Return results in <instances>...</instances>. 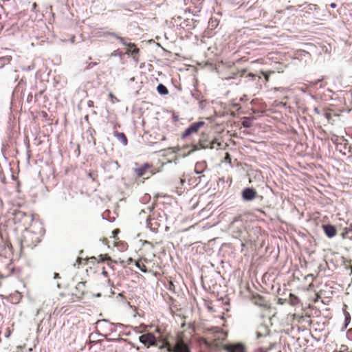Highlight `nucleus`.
Listing matches in <instances>:
<instances>
[{
  "label": "nucleus",
  "instance_id": "f257e3e1",
  "mask_svg": "<svg viewBox=\"0 0 352 352\" xmlns=\"http://www.w3.org/2000/svg\"><path fill=\"white\" fill-rule=\"evenodd\" d=\"M13 215L14 223L24 229H27L34 220V215L31 211L16 210Z\"/></svg>",
  "mask_w": 352,
  "mask_h": 352
},
{
  "label": "nucleus",
  "instance_id": "f03ea898",
  "mask_svg": "<svg viewBox=\"0 0 352 352\" xmlns=\"http://www.w3.org/2000/svg\"><path fill=\"white\" fill-rule=\"evenodd\" d=\"M206 332L209 333V338H211L214 342V347H220L223 341L227 338V333L220 327H213L206 329Z\"/></svg>",
  "mask_w": 352,
  "mask_h": 352
},
{
  "label": "nucleus",
  "instance_id": "7ed1b4c3",
  "mask_svg": "<svg viewBox=\"0 0 352 352\" xmlns=\"http://www.w3.org/2000/svg\"><path fill=\"white\" fill-rule=\"evenodd\" d=\"M134 172L138 177L148 179L150 177L155 174L156 169L151 164L145 163L141 166L135 168Z\"/></svg>",
  "mask_w": 352,
  "mask_h": 352
},
{
  "label": "nucleus",
  "instance_id": "20e7f679",
  "mask_svg": "<svg viewBox=\"0 0 352 352\" xmlns=\"http://www.w3.org/2000/svg\"><path fill=\"white\" fill-rule=\"evenodd\" d=\"M170 352H191L188 344L184 341L182 333L177 334L175 339V344Z\"/></svg>",
  "mask_w": 352,
  "mask_h": 352
},
{
  "label": "nucleus",
  "instance_id": "39448f33",
  "mask_svg": "<svg viewBox=\"0 0 352 352\" xmlns=\"http://www.w3.org/2000/svg\"><path fill=\"white\" fill-rule=\"evenodd\" d=\"M111 35L115 37L116 39L119 40L124 45L127 47L126 52L127 54H131L135 60H138V54L140 52V50L137 47L135 43H126L125 42L124 38L119 36L114 33H111Z\"/></svg>",
  "mask_w": 352,
  "mask_h": 352
},
{
  "label": "nucleus",
  "instance_id": "423d86ee",
  "mask_svg": "<svg viewBox=\"0 0 352 352\" xmlns=\"http://www.w3.org/2000/svg\"><path fill=\"white\" fill-rule=\"evenodd\" d=\"M139 340L147 348L158 346L157 338L152 333H147L140 336Z\"/></svg>",
  "mask_w": 352,
  "mask_h": 352
},
{
  "label": "nucleus",
  "instance_id": "0eeeda50",
  "mask_svg": "<svg viewBox=\"0 0 352 352\" xmlns=\"http://www.w3.org/2000/svg\"><path fill=\"white\" fill-rule=\"evenodd\" d=\"M86 292V285L85 282H78L72 293V300L73 301L80 300Z\"/></svg>",
  "mask_w": 352,
  "mask_h": 352
},
{
  "label": "nucleus",
  "instance_id": "6e6552de",
  "mask_svg": "<svg viewBox=\"0 0 352 352\" xmlns=\"http://www.w3.org/2000/svg\"><path fill=\"white\" fill-rule=\"evenodd\" d=\"M222 348L227 352H246L245 346L242 343L227 344Z\"/></svg>",
  "mask_w": 352,
  "mask_h": 352
},
{
  "label": "nucleus",
  "instance_id": "1a4fd4ad",
  "mask_svg": "<svg viewBox=\"0 0 352 352\" xmlns=\"http://www.w3.org/2000/svg\"><path fill=\"white\" fill-rule=\"evenodd\" d=\"M205 124L204 122H193L188 129L185 130L183 133V137L185 138L186 136L190 135L192 133H197L199 129Z\"/></svg>",
  "mask_w": 352,
  "mask_h": 352
},
{
  "label": "nucleus",
  "instance_id": "9d476101",
  "mask_svg": "<svg viewBox=\"0 0 352 352\" xmlns=\"http://www.w3.org/2000/svg\"><path fill=\"white\" fill-rule=\"evenodd\" d=\"M322 228L324 233L328 237L331 238L336 235L337 230L335 226L329 224L324 225Z\"/></svg>",
  "mask_w": 352,
  "mask_h": 352
},
{
  "label": "nucleus",
  "instance_id": "9b49d317",
  "mask_svg": "<svg viewBox=\"0 0 352 352\" xmlns=\"http://www.w3.org/2000/svg\"><path fill=\"white\" fill-rule=\"evenodd\" d=\"M256 192L252 188H245L243 192V198L245 200H252L256 197Z\"/></svg>",
  "mask_w": 352,
  "mask_h": 352
},
{
  "label": "nucleus",
  "instance_id": "f8f14e48",
  "mask_svg": "<svg viewBox=\"0 0 352 352\" xmlns=\"http://www.w3.org/2000/svg\"><path fill=\"white\" fill-rule=\"evenodd\" d=\"M253 302L260 307H267V303L265 300L260 295L254 296L252 298Z\"/></svg>",
  "mask_w": 352,
  "mask_h": 352
},
{
  "label": "nucleus",
  "instance_id": "ddd939ff",
  "mask_svg": "<svg viewBox=\"0 0 352 352\" xmlns=\"http://www.w3.org/2000/svg\"><path fill=\"white\" fill-rule=\"evenodd\" d=\"M207 168V164L206 162H197L195 166V172L200 175L204 172V170Z\"/></svg>",
  "mask_w": 352,
  "mask_h": 352
},
{
  "label": "nucleus",
  "instance_id": "4468645a",
  "mask_svg": "<svg viewBox=\"0 0 352 352\" xmlns=\"http://www.w3.org/2000/svg\"><path fill=\"white\" fill-rule=\"evenodd\" d=\"M205 334H206V337L201 338V340H200L201 343L204 344L207 347H214V341H212L211 338H209L210 335H209V333H208L206 332V329L205 330Z\"/></svg>",
  "mask_w": 352,
  "mask_h": 352
},
{
  "label": "nucleus",
  "instance_id": "2eb2a0df",
  "mask_svg": "<svg viewBox=\"0 0 352 352\" xmlns=\"http://www.w3.org/2000/svg\"><path fill=\"white\" fill-rule=\"evenodd\" d=\"M115 137L117 138V139L124 145L126 146L128 144V140L126 136L124 133H120L117 131H114L113 133Z\"/></svg>",
  "mask_w": 352,
  "mask_h": 352
},
{
  "label": "nucleus",
  "instance_id": "dca6fc26",
  "mask_svg": "<svg viewBox=\"0 0 352 352\" xmlns=\"http://www.w3.org/2000/svg\"><path fill=\"white\" fill-rule=\"evenodd\" d=\"M341 236L343 239L352 240V224L344 228Z\"/></svg>",
  "mask_w": 352,
  "mask_h": 352
},
{
  "label": "nucleus",
  "instance_id": "f3484780",
  "mask_svg": "<svg viewBox=\"0 0 352 352\" xmlns=\"http://www.w3.org/2000/svg\"><path fill=\"white\" fill-rule=\"evenodd\" d=\"M159 342H162V344H164V346H166V349L168 352L171 351L170 349H172L173 345L171 344L170 342H169L167 336L164 337H161L160 339L159 340Z\"/></svg>",
  "mask_w": 352,
  "mask_h": 352
},
{
  "label": "nucleus",
  "instance_id": "a211bd4d",
  "mask_svg": "<svg viewBox=\"0 0 352 352\" xmlns=\"http://www.w3.org/2000/svg\"><path fill=\"white\" fill-rule=\"evenodd\" d=\"M261 330H263V333H261V331H256V338L258 340H260L261 338L267 339L268 336H269L268 330L265 327H261Z\"/></svg>",
  "mask_w": 352,
  "mask_h": 352
},
{
  "label": "nucleus",
  "instance_id": "6ab92c4d",
  "mask_svg": "<svg viewBox=\"0 0 352 352\" xmlns=\"http://www.w3.org/2000/svg\"><path fill=\"white\" fill-rule=\"evenodd\" d=\"M135 265L137 266V267L140 270H141L142 272L146 273V272H148L147 268H146L145 264L144 263V262L141 259L136 261L135 262Z\"/></svg>",
  "mask_w": 352,
  "mask_h": 352
},
{
  "label": "nucleus",
  "instance_id": "aec40b11",
  "mask_svg": "<svg viewBox=\"0 0 352 352\" xmlns=\"http://www.w3.org/2000/svg\"><path fill=\"white\" fill-rule=\"evenodd\" d=\"M157 90L158 93L161 95H167L168 94V89L166 87V86H164L162 84H159L157 85Z\"/></svg>",
  "mask_w": 352,
  "mask_h": 352
},
{
  "label": "nucleus",
  "instance_id": "412c9836",
  "mask_svg": "<svg viewBox=\"0 0 352 352\" xmlns=\"http://www.w3.org/2000/svg\"><path fill=\"white\" fill-rule=\"evenodd\" d=\"M289 303L292 305H293V306L296 305L299 302L298 298L296 296H295L294 294H289Z\"/></svg>",
  "mask_w": 352,
  "mask_h": 352
},
{
  "label": "nucleus",
  "instance_id": "4be33fe9",
  "mask_svg": "<svg viewBox=\"0 0 352 352\" xmlns=\"http://www.w3.org/2000/svg\"><path fill=\"white\" fill-rule=\"evenodd\" d=\"M274 71H267V72H263L261 71L260 74L264 76L265 82H269L270 80V76L271 74H274Z\"/></svg>",
  "mask_w": 352,
  "mask_h": 352
},
{
  "label": "nucleus",
  "instance_id": "5701e85b",
  "mask_svg": "<svg viewBox=\"0 0 352 352\" xmlns=\"http://www.w3.org/2000/svg\"><path fill=\"white\" fill-rule=\"evenodd\" d=\"M323 116L325 117V118L329 122L332 118V111L331 110H324L323 113Z\"/></svg>",
  "mask_w": 352,
  "mask_h": 352
},
{
  "label": "nucleus",
  "instance_id": "b1692460",
  "mask_svg": "<svg viewBox=\"0 0 352 352\" xmlns=\"http://www.w3.org/2000/svg\"><path fill=\"white\" fill-rule=\"evenodd\" d=\"M99 258H100V261H107L108 263V265L110 264V263H111V259L109 256H108L107 254L105 255H100L99 256Z\"/></svg>",
  "mask_w": 352,
  "mask_h": 352
},
{
  "label": "nucleus",
  "instance_id": "393cba45",
  "mask_svg": "<svg viewBox=\"0 0 352 352\" xmlns=\"http://www.w3.org/2000/svg\"><path fill=\"white\" fill-rule=\"evenodd\" d=\"M109 98H111V102L112 103H115L116 102H119V100L112 94H109Z\"/></svg>",
  "mask_w": 352,
  "mask_h": 352
},
{
  "label": "nucleus",
  "instance_id": "a878e982",
  "mask_svg": "<svg viewBox=\"0 0 352 352\" xmlns=\"http://www.w3.org/2000/svg\"><path fill=\"white\" fill-rule=\"evenodd\" d=\"M224 161L226 162H228V164H231V157H230L229 153H226Z\"/></svg>",
  "mask_w": 352,
  "mask_h": 352
},
{
  "label": "nucleus",
  "instance_id": "bb28decb",
  "mask_svg": "<svg viewBox=\"0 0 352 352\" xmlns=\"http://www.w3.org/2000/svg\"><path fill=\"white\" fill-rule=\"evenodd\" d=\"M215 144H217V146H220L221 145V143L219 142H217L215 140H212L211 142H210V148H215Z\"/></svg>",
  "mask_w": 352,
  "mask_h": 352
},
{
  "label": "nucleus",
  "instance_id": "cd10ccee",
  "mask_svg": "<svg viewBox=\"0 0 352 352\" xmlns=\"http://www.w3.org/2000/svg\"><path fill=\"white\" fill-rule=\"evenodd\" d=\"M121 55H122V52L120 50H116L113 51L111 54V56H121Z\"/></svg>",
  "mask_w": 352,
  "mask_h": 352
},
{
  "label": "nucleus",
  "instance_id": "c85d7f7f",
  "mask_svg": "<svg viewBox=\"0 0 352 352\" xmlns=\"http://www.w3.org/2000/svg\"><path fill=\"white\" fill-rule=\"evenodd\" d=\"M1 60H3L4 61H6L8 63H10L11 60H12V56H4V57H2L0 58Z\"/></svg>",
  "mask_w": 352,
  "mask_h": 352
},
{
  "label": "nucleus",
  "instance_id": "c756f323",
  "mask_svg": "<svg viewBox=\"0 0 352 352\" xmlns=\"http://www.w3.org/2000/svg\"><path fill=\"white\" fill-rule=\"evenodd\" d=\"M89 176L94 181L98 177V175L96 173H89Z\"/></svg>",
  "mask_w": 352,
  "mask_h": 352
},
{
  "label": "nucleus",
  "instance_id": "7c9ffc66",
  "mask_svg": "<svg viewBox=\"0 0 352 352\" xmlns=\"http://www.w3.org/2000/svg\"><path fill=\"white\" fill-rule=\"evenodd\" d=\"M269 344L263 347L265 351H268L272 349L273 346L270 342H268Z\"/></svg>",
  "mask_w": 352,
  "mask_h": 352
},
{
  "label": "nucleus",
  "instance_id": "2f4dec72",
  "mask_svg": "<svg viewBox=\"0 0 352 352\" xmlns=\"http://www.w3.org/2000/svg\"><path fill=\"white\" fill-rule=\"evenodd\" d=\"M242 124L245 127H249L250 126V122L248 120H245L243 121Z\"/></svg>",
  "mask_w": 352,
  "mask_h": 352
},
{
  "label": "nucleus",
  "instance_id": "473e14b6",
  "mask_svg": "<svg viewBox=\"0 0 352 352\" xmlns=\"http://www.w3.org/2000/svg\"><path fill=\"white\" fill-rule=\"evenodd\" d=\"M120 232V230L118 229H116L112 232V234L113 235V237H116V234Z\"/></svg>",
  "mask_w": 352,
  "mask_h": 352
},
{
  "label": "nucleus",
  "instance_id": "72a5a7b5",
  "mask_svg": "<svg viewBox=\"0 0 352 352\" xmlns=\"http://www.w3.org/2000/svg\"><path fill=\"white\" fill-rule=\"evenodd\" d=\"M145 244L151 245L152 247H153V246H154V245H153V244L151 242L148 241H144L143 242V245H145Z\"/></svg>",
  "mask_w": 352,
  "mask_h": 352
},
{
  "label": "nucleus",
  "instance_id": "f704fd0d",
  "mask_svg": "<svg viewBox=\"0 0 352 352\" xmlns=\"http://www.w3.org/2000/svg\"><path fill=\"white\" fill-rule=\"evenodd\" d=\"M158 348L160 350H163V349H166V346H164V344H162L161 345L158 346Z\"/></svg>",
  "mask_w": 352,
  "mask_h": 352
},
{
  "label": "nucleus",
  "instance_id": "c9c22d12",
  "mask_svg": "<svg viewBox=\"0 0 352 352\" xmlns=\"http://www.w3.org/2000/svg\"><path fill=\"white\" fill-rule=\"evenodd\" d=\"M88 106L89 107H93L94 106V102L92 100L88 101Z\"/></svg>",
  "mask_w": 352,
  "mask_h": 352
},
{
  "label": "nucleus",
  "instance_id": "e433bc0d",
  "mask_svg": "<svg viewBox=\"0 0 352 352\" xmlns=\"http://www.w3.org/2000/svg\"><path fill=\"white\" fill-rule=\"evenodd\" d=\"M345 318H346V320H348L349 319H350V315L349 313L345 314Z\"/></svg>",
  "mask_w": 352,
  "mask_h": 352
},
{
  "label": "nucleus",
  "instance_id": "4c0bfd02",
  "mask_svg": "<svg viewBox=\"0 0 352 352\" xmlns=\"http://www.w3.org/2000/svg\"><path fill=\"white\" fill-rule=\"evenodd\" d=\"M36 6H37L36 3H34L32 4V9L34 10L36 8Z\"/></svg>",
  "mask_w": 352,
  "mask_h": 352
},
{
  "label": "nucleus",
  "instance_id": "58836bf2",
  "mask_svg": "<svg viewBox=\"0 0 352 352\" xmlns=\"http://www.w3.org/2000/svg\"><path fill=\"white\" fill-rule=\"evenodd\" d=\"M248 76H252V77H253V78H254V77L256 76V75H254V74H252V73L248 74Z\"/></svg>",
  "mask_w": 352,
  "mask_h": 352
},
{
  "label": "nucleus",
  "instance_id": "ea45409f",
  "mask_svg": "<svg viewBox=\"0 0 352 352\" xmlns=\"http://www.w3.org/2000/svg\"><path fill=\"white\" fill-rule=\"evenodd\" d=\"M324 79V78H322L321 79H318L316 82H314V85L317 84L318 82H320Z\"/></svg>",
  "mask_w": 352,
  "mask_h": 352
},
{
  "label": "nucleus",
  "instance_id": "a19ab883",
  "mask_svg": "<svg viewBox=\"0 0 352 352\" xmlns=\"http://www.w3.org/2000/svg\"><path fill=\"white\" fill-rule=\"evenodd\" d=\"M58 277H59L58 274V273H54V278H56Z\"/></svg>",
  "mask_w": 352,
  "mask_h": 352
},
{
  "label": "nucleus",
  "instance_id": "79ce46f5",
  "mask_svg": "<svg viewBox=\"0 0 352 352\" xmlns=\"http://www.w3.org/2000/svg\"><path fill=\"white\" fill-rule=\"evenodd\" d=\"M132 261H133V259L131 258H129V260H128V263L129 264Z\"/></svg>",
  "mask_w": 352,
  "mask_h": 352
},
{
  "label": "nucleus",
  "instance_id": "37998d69",
  "mask_svg": "<svg viewBox=\"0 0 352 352\" xmlns=\"http://www.w3.org/2000/svg\"><path fill=\"white\" fill-rule=\"evenodd\" d=\"M155 331H156L157 333H160V329L157 327V328L156 329Z\"/></svg>",
  "mask_w": 352,
  "mask_h": 352
},
{
  "label": "nucleus",
  "instance_id": "c03bdc74",
  "mask_svg": "<svg viewBox=\"0 0 352 352\" xmlns=\"http://www.w3.org/2000/svg\"><path fill=\"white\" fill-rule=\"evenodd\" d=\"M8 334L6 335V337H9L10 334V331L9 329H8Z\"/></svg>",
  "mask_w": 352,
  "mask_h": 352
},
{
  "label": "nucleus",
  "instance_id": "a18cd8bd",
  "mask_svg": "<svg viewBox=\"0 0 352 352\" xmlns=\"http://www.w3.org/2000/svg\"><path fill=\"white\" fill-rule=\"evenodd\" d=\"M331 6L332 8H335V7H336V5H335L334 3H332V4L331 5Z\"/></svg>",
  "mask_w": 352,
  "mask_h": 352
},
{
  "label": "nucleus",
  "instance_id": "49530a36",
  "mask_svg": "<svg viewBox=\"0 0 352 352\" xmlns=\"http://www.w3.org/2000/svg\"><path fill=\"white\" fill-rule=\"evenodd\" d=\"M32 348H30V349H28V352H32Z\"/></svg>",
  "mask_w": 352,
  "mask_h": 352
},
{
  "label": "nucleus",
  "instance_id": "de8ad7c7",
  "mask_svg": "<svg viewBox=\"0 0 352 352\" xmlns=\"http://www.w3.org/2000/svg\"><path fill=\"white\" fill-rule=\"evenodd\" d=\"M122 245L123 248H125V245L124 244L122 243Z\"/></svg>",
  "mask_w": 352,
  "mask_h": 352
},
{
  "label": "nucleus",
  "instance_id": "09e8293b",
  "mask_svg": "<svg viewBox=\"0 0 352 352\" xmlns=\"http://www.w3.org/2000/svg\"><path fill=\"white\" fill-rule=\"evenodd\" d=\"M340 352H342V351H340Z\"/></svg>",
  "mask_w": 352,
  "mask_h": 352
},
{
  "label": "nucleus",
  "instance_id": "8fccbe9b",
  "mask_svg": "<svg viewBox=\"0 0 352 352\" xmlns=\"http://www.w3.org/2000/svg\"><path fill=\"white\" fill-rule=\"evenodd\" d=\"M340 352H342V351H340Z\"/></svg>",
  "mask_w": 352,
  "mask_h": 352
}]
</instances>
